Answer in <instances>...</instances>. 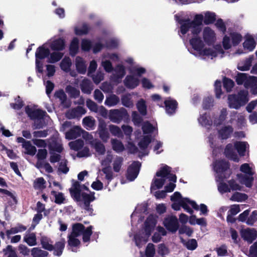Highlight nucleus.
Returning <instances> with one entry per match:
<instances>
[{
	"instance_id": "obj_1",
	"label": "nucleus",
	"mask_w": 257,
	"mask_h": 257,
	"mask_svg": "<svg viewBox=\"0 0 257 257\" xmlns=\"http://www.w3.org/2000/svg\"><path fill=\"white\" fill-rule=\"evenodd\" d=\"M187 35L188 36L192 35L189 40L193 49L191 53L196 57L202 59H213L217 57H223L224 51L221 45H216L212 47L211 46V45L215 42L216 37L214 31L210 28L205 27L203 31V38L204 42L207 44V46L203 44L200 38L197 36L198 34H191L190 32L189 35L188 33Z\"/></svg>"
},
{
	"instance_id": "obj_2",
	"label": "nucleus",
	"mask_w": 257,
	"mask_h": 257,
	"mask_svg": "<svg viewBox=\"0 0 257 257\" xmlns=\"http://www.w3.org/2000/svg\"><path fill=\"white\" fill-rule=\"evenodd\" d=\"M175 19L178 21L180 25V31L179 35L184 40L185 34L187 33L189 35L190 32L191 34H198L201 30V25L203 20L205 24H209L213 23L216 19L215 13L210 12H206L204 15H197L194 19L190 21V20H179L178 16L176 15Z\"/></svg>"
},
{
	"instance_id": "obj_3",
	"label": "nucleus",
	"mask_w": 257,
	"mask_h": 257,
	"mask_svg": "<svg viewBox=\"0 0 257 257\" xmlns=\"http://www.w3.org/2000/svg\"><path fill=\"white\" fill-rule=\"evenodd\" d=\"M82 187L86 188L84 185L81 186L78 182H74L71 188L69 189L70 194L72 197L79 202V205L85 211V213L92 215L93 210L90 203L95 199L94 192L89 194L81 193Z\"/></svg>"
},
{
	"instance_id": "obj_4",
	"label": "nucleus",
	"mask_w": 257,
	"mask_h": 257,
	"mask_svg": "<svg viewBox=\"0 0 257 257\" xmlns=\"http://www.w3.org/2000/svg\"><path fill=\"white\" fill-rule=\"evenodd\" d=\"M171 200L173 202L172 204V208L176 211L180 210L182 207L187 212L192 214L193 210L190 207V206L196 210L200 209L201 214L206 215L207 214L208 210L206 205L201 204L200 208L196 202L191 200L188 198H183L181 194L178 192H175L171 197Z\"/></svg>"
},
{
	"instance_id": "obj_5",
	"label": "nucleus",
	"mask_w": 257,
	"mask_h": 257,
	"mask_svg": "<svg viewBox=\"0 0 257 257\" xmlns=\"http://www.w3.org/2000/svg\"><path fill=\"white\" fill-rule=\"evenodd\" d=\"M92 233L91 226L85 228L84 225L81 223L74 224L72 225V231L68 236V243L69 249L72 251H76V249L80 243L78 237L82 235L83 241L87 242L89 240Z\"/></svg>"
},
{
	"instance_id": "obj_6",
	"label": "nucleus",
	"mask_w": 257,
	"mask_h": 257,
	"mask_svg": "<svg viewBox=\"0 0 257 257\" xmlns=\"http://www.w3.org/2000/svg\"><path fill=\"white\" fill-rule=\"evenodd\" d=\"M213 167L216 172V180L219 182L217 185L218 191L221 194L230 192L229 184L222 182L223 179L228 178L231 173L228 162L223 160L216 161L213 163Z\"/></svg>"
},
{
	"instance_id": "obj_7",
	"label": "nucleus",
	"mask_w": 257,
	"mask_h": 257,
	"mask_svg": "<svg viewBox=\"0 0 257 257\" xmlns=\"http://www.w3.org/2000/svg\"><path fill=\"white\" fill-rule=\"evenodd\" d=\"M157 223V216L150 215L145 223V227L136 233L134 237L135 244L139 248L142 247L148 241V239Z\"/></svg>"
},
{
	"instance_id": "obj_8",
	"label": "nucleus",
	"mask_w": 257,
	"mask_h": 257,
	"mask_svg": "<svg viewBox=\"0 0 257 257\" xmlns=\"http://www.w3.org/2000/svg\"><path fill=\"white\" fill-rule=\"evenodd\" d=\"M240 171L241 174H238L239 182L247 187H250L253 180L254 174V166L252 164L244 163L240 166Z\"/></svg>"
},
{
	"instance_id": "obj_9",
	"label": "nucleus",
	"mask_w": 257,
	"mask_h": 257,
	"mask_svg": "<svg viewBox=\"0 0 257 257\" xmlns=\"http://www.w3.org/2000/svg\"><path fill=\"white\" fill-rule=\"evenodd\" d=\"M233 132V128L230 125H225L222 126L217 133V135L215 131H212L208 136V141L211 147L213 148L217 145L219 139L226 140L230 138Z\"/></svg>"
},
{
	"instance_id": "obj_10",
	"label": "nucleus",
	"mask_w": 257,
	"mask_h": 257,
	"mask_svg": "<svg viewBox=\"0 0 257 257\" xmlns=\"http://www.w3.org/2000/svg\"><path fill=\"white\" fill-rule=\"evenodd\" d=\"M25 111L28 116L35 120L34 125L36 128H41L45 124L44 121L49 119L46 113L40 109H36L29 106L26 107Z\"/></svg>"
},
{
	"instance_id": "obj_11",
	"label": "nucleus",
	"mask_w": 257,
	"mask_h": 257,
	"mask_svg": "<svg viewBox=\"0 0 257 257\" xmlns=\"http://www.w3.org/2000/svg\"><path fill=\"white\" fill-rule=\"evenodd\" d=\"M248 100V92L244 90L239 91L236 94L229 95L228 97L229 107L236 109L244 105Z\"/></svg>"
},
{
	"instance_id": "obj_12",
	"label": "nucleus",
	"mask_w": 257,
	"mask_h": 257,
	"mask_svg": "<svg viewBox=\"0 0 257 257\" xmlns=\"http://www.w3.org/2000/svg\"><path fill=\"white\" fill-rule=\"evenodd\" d=\"M242 38L241 35L235 31L230 32L223 38L222 45L224 49L228 50L232 46H237L241 41Z\"/></svg>"
},
{
	"instance_id": "obj_13",
	"label": "nucleus",
	"mask_w": 257,
	"mask_h": 257,
	"mask_svg": "<svg viewBox=\"0 0 257 257\" xmlns=\"http://www.w3.org/2000/svg\"><path fill=\"white\" fill-rule=\"evenodd\" d=\"M101 166H103L101 171L105 175V179L107 180V185L113 178V174L110 167L113 157L110 152H107L106 156L103 158H98Z\"/></svg>"
},
{
	"instance_id": "obj_14",
	"label": "nucleus",
	"mask_w": 257,
	"mask_h": 257,
	"mask_svg": "<svg viewBox=\"0 0 257 257\" xmlns=\"http://www.w3.org/2000/svg\"><path fill=\"white\" fill-rule=\"evenodd\" d=\"M47 43L39 47L36 50V69L39 73L43 72V63L41 60L47 58L50 55V50L47 47Z\"/></svg>"
},
{
	"instance_id": "obj_15",
	"label": "nucleus",
	"mask_w": 257,
	"mask_h": 257,
	"mask_svg": "<svg viewBox=\"0 0 257 257\" xmlns=\"http://www.w3.org/2000/svg\"><path fill=\"white\" fill-rule=\"evenodd\" d=\"M82 134L83 137L88 140L93 139L92 135H90L88 132L82 130L79 126H75L73 127L70 131L65 133V138L66 139L70 140L75 139L80 137Z\"/></svg>"
},
{
	"instance_id": "obj_16",
	"label": "nucleus",
	"mask_w": 257,
	"mask_h": 257,
	"mask_svg": "<svg viewBox=\"0 0 257 257\" xmlns=\"http://www.w3.org/2000/svg\"><path fill=\"white\" fill-rule=\"evenodd\" d=\"M110 60L113 62H119V57L115 53H106L102 55L101 65L104 70L108 73L111 72L113 69Z\"/></svg>"
},
{
	"instance_id": "obj_17",
	"label": "nucleus",
	"mask_w": 257,
	"mask_h": 257,
	"mask_svg": "<svg viewBox=\"0 0 257 257\" xmlns=\"http://www.w3.org/2000/svg\"><path fill=\"white\" fill-rule=\"evenodd\" d=\"M128 114L126 110L122 107L109 110L108 118L112 122L119 123L125 118H128Z\"/></svg>"
},
{
	"instance_id": "obj_18",
	"label": "nucleus",
	"mask_w": 257,
	"mask_h": 257,
	"mask_svg": "<svg viewBox=\"0 0 257 257\" xmlns=\"http://www.w3.org/2000/svg\"><path fill=\"white\" fill-rule=\"evenodd\" d=\"M165 227L172 232H175L179 228V223L177 218L174 215L167 216L163 221Z\"/></svg>"
},
{
	"instance_id": "obj_19",
	"label": "nucleus",
	"mask_w": 257,
	"mask_h": 257,
	"mask_svg": "<svg viewBox=\"0 0 257 257\" xmlns=\"http://www.w3.org/2000/svg\"><path fill=\"white\" fill-rule=\"evenodd\" d=\"M141 165L139 162H134L129 166L126 175L127 179L128 180L134 181L137 177Z\"/></svg>"
},
{
	"instance_id": "obj_20",
	"label": "nucleus",
	"mask_w": 257,
	"mask_h": 257,
	"mask_svg": "<svg viewBox=\"0 0 257 257\" xmlns=\"http://www.w3.org/2000/svg\"><path fill=\"white\" fill-rule=\"evenodd\" d=\"M241 237L248 243H251L257 238V231L254 228H246L240 231Z\"/></svg>"
},
{
	"instance_id": "obj_21",
	"label": "nucleus",
	"mask_w": 257,
	"mask_h": 257,
	"mask_svg": "<svg viewBox=\"0 0 257 257\" xmlns=\"http://www.w3.org/2000/svg\"><path fill=\"white\" fill-rule=\"evenodd\" d=\"M245 117L242 114L235 111H233L230 113V119L228 120L229 123L231 124L235 123L238 127H241L245 125Z\"/></svg>"
},
{
	"instance_id": "obj_22",
	"label": "nucleus",
	"mask_w": 257,
	"mask_h": 257,
	"mask_svg": "<svg viewBox=\"0 0 257 257\" xmlns=\"http://www.w3.org/2000/svg\"><path fill=\"white\" fill-rule=\"evenodd\" d=\"M235 148L234 147V144H228L226 145L224 150V154L225 156L235 162H238L239 158L235 151Z\"/></svg>"
},
{
	"instance_id": "obj_23",
	"label": "nucleus",
	"mask_w": 257,
	"mask_h": 257,
	"mask_svg": "<svg viewBox=\"0 0 257 257\" xmlns=\"http://www.w3.org/2000/svg\"><path fill=\"white\" fill-rule=\"evenodd\" d=\"M97 133L100 139L104 143L108 141L109 139V134L106 128V125L104 121L99 122Z\"/></svg>"
},
{
	"instance_id": "obj_24",
	"label": "nucleus",
	"mask_w": 257,
	"mask_h": 257,
	"mask_svg": "<svg viewBox=\"0 0 257 257\" xmlns=\"http://www.w3.org/2000/svg\"><path fill=\"white\" fill-rule=\"evenodd\" d=\"M198 121L200 125L208 130V133L211 132L212 131H210L209 129L212 126V121L207 113L200 114L198 118Z\"/></svg>"
},
{
	"instance_id": "obj_25",
	"label": "nucleus",
	"mask_w": 257,
	"mask_h": 257,
	"mask_svg": "<svg viewBox=\"0 0 257 257\" xmlns=\"http://www.w3.org/2000/svg\"><path fill=\"white\" fill-rule=\"evenodd\" d=\"M86 113L85 109L82 106H77L69 110L66 113V116L68 119L80 117Z\"/></svg>"
},
{
	"instance_id": "obj_26",
	"label": "nucleus",
	"mask_w": 257,
	"mask_h": 257,
	"mask_svg": "<svg viewBox=\"0 0 257 257\" xmlns=\"http://www.w3.org/2000/svg\"><path fill=\"white\" fill-rule=\"evenodd\" d=\"M253 77L246 73H239L235 76V80L237 84H243L246 88H248L249 83L251 81Z\"/></svg>"
},
{
	"instance_id": "obj_27",
	"label": "nucleus",
	"mask_w": 257,
	"mask_h": 257,
	"mask_svg": "<svg viewBox=\"0 0 257 257\" xmlns=\"http://www.w3.org/2000/svg\"><path fill=\"white\" fill-rule=\"evenodd\" d=\"M140 83V79L134 74L127 75L124 80L125 86L130 89H134L137 87Z\"/></svg>"
},
{
	"instance_id": "obj_28",
	"label": "nucleus",
	"mask_w": 257,
	"mask_h": 257,
	"mask_svg": "<svg viewBox=\"0 0 257 257\" xmlns=\"http://www.w3.org/2000/svg\"><path fill=\"white\" fill-rule=\"evenodd\" d=\"M114 72L115 73L113 74L112 79H113L114 81L119 83L125 74L124 66L121 64L117 65L115 68Z\"/></svg>"
},
{
	"instance_id": "obj_29",
	"label": "nucleus",
	"mask_w": 257,
	"mask_h": 257,
	"mask_svg": "<svg viewBox=\"0 0 257 257\" xmlns=\"http://www.w3.org/2000/svg\"><path fill=\"white\" fill-rule=\"evenodd\" d=\"M48 43L49 44L51 49L54 51H62L64 49L65 47V41L61 38L55 39L52 41H49Z\"/></svg>"
},
{
	"instance_id": "obj_30",
	"label": "nucleus",
	"mask_w": 257,
	"mask_h": 257,
	"mask_svg": "<svg viewBox=\"0 0 257 257\" xmlns=\"http://www.w3.org/2000/svg\"><path fill=\"white\" fill-rule=\"evenodd\" d=\"M166 112L168 114H172L175 112L177 108V102L176 100L169 98L165 101Z\"/></svg>"
},
{
	"instance_id": "obj_31",
	"label": "nucleus",
	"mask_w": 257,
	"mask_h": 257,
	"mask_svg": "<svg viewBox=\"0 0 257 257\" xmlns=\"http://www.w3.org/2000/svg\"><path fill=\"white\" fill-rule=\"evenodd\" d=\"M234 147L240 156H244L245 151L249 148V145L245 142H235Z\"/></svg>"
},
{
	"instance_id": "obj_32",
	"label": "nucleus",
	"mask_w": 257,
	"mask_h": 257,
	"mask_svg": "<svg viewBox=\"0 0 257 257\" xmlns=\"http://www.w3.org/2000/svg\"><path fill=\"white\" fill-rule=\"evenodd\" d=\"M75 65L77 71L81 74H84L86 71V62L80 57L75 59Z\"/></svg>"
},
{
	"instance_id": "obj_33",
	"label": "nucleus",
	"mask_w": 257,
	"mask_h": 257,
	"mask_svg": "<svg viewBox=\"0 0 257 257\" xmlns=\"http://www.w3.org/2000/svg\"><path fill=\"white\" fill-rule=\"evenodd\" d=\"M255 42L251 36H247L243 43L244 49L247 51H252L255 48Z\"/></svg>"
},
{
	"instance_id": "obj_34",
	"label": "nucleus",
	"mask_w": 257,
	"mask_h": 257,
	"mask_svg": "<svg viewBox=\"0 0 257 257\" xmlns=\"http://www.w3.org/2000/svg\"><path fill=\"white\" fill-rule=\"evenodd\" d=\"M47 151L46 149H39L37 154L38 161L36 166L38 169L42 167L43 160H45L47 156Z\"/></svg>"
},
{
	"instance_id": "obj_35",
	"label": "nucleus",
	"mask_w": 257,
	"mask_h": 257,
	"mask_svg": "<svg viewBox=\"0 0 257 257\" xmlns=\"http://www.w3.org/2000/svg\"><path fill=\"white\" fill-rule=\"evenodd\" d=\"M147 210V205L146 203H143L140 205H138L135 210V211L132 213L131 218H132V223L134 221V219H135L136 218L140 217V214L142 213H145Z\"/></svg>"
},
{
	"instance_id": "obj_36",
	"label": "nucleus",
	"mask_w": 257,
	"mask_h": 257,
	"mask_svg": "<svg viewBox=\"0 0 257 257\" xmlns=\"http://www.w3.org/2000/svg\"><path fill=\"white\" fill-rule=\"evenodd\" d=\"M64 53L58 51L50 53L49 56L48 57L47 61L50 63H55L59 61L63 57Z\"/></svg>"
},
{
	"instance_id": "obj_37",
	"label": "nucleus",
	"mask_w": 257,
	"mask_h": 257,
	"mask_svg": "<svg viewBox=\"0 0 257 257\" xmlns=\"http://www.w3.org/2000/svg\"><path fill=\"white\" fill-rule=\"evenodd\" d=\"M60 67L65 72H68L70 71V68L72 66V61L69 57H65L60 63Z\"/></svg>"
},
{
	"instance_id": "obj_38",
	"label": "nucleus",
	"mask_w": 257,
	"mask_h": 257,
	"mask_svg": "<svg viewBox=\"0 0 257 257\" xmlns=\"http://www.w3.org/2000/svg\"><path fill=\"white\" fill-rule=\"evenodd\" d=\"M91 146L94 148L96 156L99 158L100 156L103 155L105 152V148L104 145L100 142H96L95 143H91Z\"/></svg>"
},
{
	"instance_id": "obj_39",
	"label": "nucleus",
	"mask_w": 257,
	"mask_h": 257,
	"mask_svg": "<svg viewBox=\"0 0 257 257\" xmlns=\"http://www.w3.org/2000/svg\"><path fill=\"white\" fill-rule=\"evenodd\" d=\"M122 104L126 107H133L134 106V102L132 100V94L127 93L123 95L121 97Z\"/></svg>"
},
{
	"instance_id": "obj_40",
	"label": "nucleus",
	"mask_w": 257,
	"mask_h": 257,
	"mask_svg": "<svg viewBox=\"0 0 257 257\" xmlns=\"http://www.w3.org/2000/svg\"><path fill=\"white\" fill-rule=\"evenodd\" d=\"M81 91L85 93L90 94L93 89L91 83L88 79H84L80 84Z\"/></svg>"
},
{
	"instance_id": "obj_41",
	"label": "nucleus",
	"mask_w": 257,
	"mask_h": 257,
	"mask_svg": "<svg viewBox=\"0 0 257 257\" xmlns=\"http://www.w3.org/2000/svg\"><path fill=\"white\" fill-rule=\"evenodd\" d=\"M22 147L25 150V153L31 156H34L37 152L36 148L32 145L30 141L22 144Z\"/></svg>"
},
{
	"instance_id": "obj_42",
	"label": "nucleus",
	"mask_w": 257,
	"mask_h": 257,
	"mask_svg": "<svg viewBox=\"0 0 257 257\" xmlns=\"http://www.w3.org/2000/svg\"><path fill=\"white\" fill-rule=\"evenodd\" d=\"M84 127L88 130H91L94 128L95 119L91 116H86L82 120Z\"/></svg>"
},
{
	"instance_id": "obj_43",
	"label": "nucleus",
	"mask_w": 257,
	"mask_h": 257,
	"mask_svg": "<svg viewBox=\"0 0 257 257\" xmlns=\"http://www.w3.org/2000/svg\"><path fill=\"white\" fill-rule=\"evenodd\" d=\"M119 102V98L115 94H111L106 97L104 103L106 105L111 107L117 105Z\"/></svg>"
},
{
	"instance_id": "obj_44",
	"label": "nucleus",
	"mask_w": 257,
	"mask_h": 257,
	"mask_svg": "<svg viewBox=\"0 0 257 257\" xmlns=\"http://www.w3.org/2000/svg\"><path fill=\"white\" fill-rule=\"evenodd\" d=\"M252 61V57H249L241 61L237 65V68L241 71H246L249 69Z\"/></svg>"
},
{
	"instance_id": "obj_45",
	"label": "nucleus",
	"mask_w": 257,
	"mask_h": 257,
	"mask_svg": "<svg viewBox=\"0 0 257 257\" xmlns=\"http://www.w3.org/2000/svg\"><path fill=\"white\" fill-rule=\"evenodd\" d=\"M65 241L64 238L61 239L60 241H58L56 243L54 249V253L55 255L57 256H60L63 252V250L65 247Z\"/></svg>"
},
{
	"instance_id": "obj_46",
	"label": "nucleus",
	"mask_w": 257,
	"mask_h": 257,
	"mask_svg": "<svg viewBox=\"0 0 257 257\" xmlns=\"http://www.w3.org/2000/svg\"><path fill=\"white\" fill-rule=\"evenodd\" d=\"M108 128L110 133L113 136L117 137L119 138H122L123 137V134L121 128L118 126L110 124L109 125Z\"/></svg>"
},
{
	"instance_id": "obj_47",
	"label": "nucleus",
	"mask_w": 257,
	"mask_h": 257,
	"mask_svg": "<svg viewBox=\"0 0 257 257\" xmlns=\"http://www.w3.org/2000/svg\"><path fill=\"white\" fill-rule=\"evenodd\" d=\"M141 257H154L155 254V245L151 243H149L146 248L145 254L144 255H142L143 252H140Z\"/></svg>"
},
{
	"instance_id": "obj_48",
	"label": "nucleus",
	"mask_w": 257,
	"mask_h": 257,
	"mask_svg": "<svg viewBox=\"0 0 257 257\" xmlns=\"http://www.w3.org/2000/svg\"><path fill=\"white\" fill-rule=\"evenodd\" d=\"M24 240L30 246L37 244L36 237L34 233H27L24 237Z\"/></svg>"
},
{
	"instance_id": "obj_49",
	"label": "nucleus",
	"mask_w": 257,
	"mask_h": 257,
	"mask_svg": "<svg viewBox=\"0 0 257 257\" xmlns=\"http://www.w3.org/2000/svg\"><path fill=\"white\" fill-rule=\"evenodd\" d=\"M27 227L22 224H18L15 227H12L10 229L6 231V234L8 236L14 234L21 232L26 230Z\"/></svg>"
},
{
	"instance_id": "obj_50",
	"label": "nucleus",
	"mask_w": 257,
	"mask_h": 257,
	"mask_svg": "<svg viewBox=\"0 0 257 257\" xmlns=\"http://www.w3.org/2000/svg\"><path fill=\"white\" fill-rule=\"evenodd\" d=\"M111 143L112 145V149L115 152L119 153L123 151L124 148L122 143L116 139H112L111 140Z\"/></svg>"
},
{
	"instance_id": "obj_51",
	"label": "nucleus",
	"mask_w": 257,
	"mask_h": 257,
	"mask_svg": "<svg viewBox=\"0 0 257 257\" xmlns=\"http://www.w3.org/2000/svg\"><path fill=\"white\" fill-rule=\"evenodd\" d=\"M79 48V40L74 38L72 40L70 45V54L71 56H74L78 52Z\"/></svg>"
},
{
	"instance_id": "obj_52",
	"label": "nucleus",
	"mask_w": 257,
	"mask_h": 257,
	"mask_svg": "<svg viewBox=\"0 0 257 257\" xmlns=\"http://www.w3.org/2000/svg\"><path fill=\"white\" fill-rule=\"evenodd\" d=\"M165 179L161 177L160 178H155L151 184V190L152 192L153 190H156L161 188L164 184Z\"/></svg>"
},
{
	"instance_id": "obj_53",
	"label": "nucleus",
	"mask_w": 257,
	"mask_h": 257,
	"mask_svg": "<svg viewBox=\"0 0 257 257\" xmlns=\"http://www.w3.org/2000/svg\"><path fill=\"white\" fill-rule=\"evenodd\" d=\"M171 172V168L167 165L162 166L160 170L156 173L157 177H160L165 179L166 177L169 175L170 176V172Z\"/></svg>"
},
{
	"instance_id": "obj_54",
	"label": "nucleus",
	"mask_w": 257,
	"mask_h": 257,
	"mask_svg": "<svg viewBox=\"0 0 257 257\" xmlns=\"http://www.w3.org/2000/svg\"><path fill=\"white\" fill-rule=\"evenodd\" d=\"M168 178L169 179V180L171 181H172L173 182H170L168 185H167L166 187H165V192H172L175 188V186H176V185L174 183L176 182V175H173V174H171L169 176H168Z\"/></svg>"
},
{
	"instance_id": "obj_55",
	"label": "nucleus",
	"mask_w": 257,
	"mask_h": 257,
	"mask_svg": "<svg viewBox=\"0 0 257 257\" xmlns=\"http://www.w3.org/2000/svg\"><path fill=\"white\" fill-rule=\"evenodd\" d=\"M51 194L55 197V202L57 204H62L64 203L65 197L64 194L61 192H58L55 190L51 192Z\"/></svg>"
},
{
	"instance_id": "obj_56",
	"label": "nucleus",
	"mask_w": 257,
	"mask_h": 257,
	"mask_svg": "<svg viewBox=\"0 0 257 257\" xmlns=\"http://www.w3.org/2000/svg\"><path fill=\"white\" fill-rule=\"evenodd\" d=\"M48 252L43 250L38 247H34L31 250V254L33 257H46Z\"/></svg>"
},
{
	"instance_id": "obj_57",
	"label": "nucleus",
	"mask_w": 257,
	"mask_h": 257,
	"mask_svg": "<svg viewBox=\"0 0 257 257\" xmlns=\"http://www.w3.org/2000/svg\"><path fill=\"white\" fill-rule=\"evenodd\" d=\"M247 198V197L246 194L239 192H236L232 195L230 199L233 201L242 202L245 201Z\"/></svg>"
},
{
	"instance_id": "obj_58",
	"label": "nucleus",
	"mask_w": 257,
	"mask_h": 257,
	"mask_svg": "<svg viewBox=\"0 0 257 257\" xmlns=\"http://www.w3.org/2000/svg\"><path fill=\"white\" fill-rule=\"evenodd\" d=\"M54 96L56 99H58L59 100L62 104L64 105V106L66 107L68 106L65 104L67 96L63 90H59L56 91Z\"/></svg>"
},
{
	"instance_id": "obj_59",
	"label": "nucleus",
	"mask_w": 257,
	"mask_h": 257,
	"mask_svg": "<svg viewBox=\"0 0 257 257\" xmlns=\"http://www.w3.org/2000/svg\"><path fill=\"white\" fill-rule=\"evenodd\" d=\"M66 92L71 97L76 98L79 96L80 94L79 90L74 87L71 85H68L66 87Z\"/></svg>"
},
{
	"instance_id": "obj_60",
	"label": "nucleus",
	"mask_w": 257,
	"mask_h": 257,
	"mask_svg": "<svg viewBox=\"0 0 257 257\" xmlns=\"http://www.w3.org/2000/svg\"><path fill=\"white\" fill-rule=\"evenodd\" d=\"M137 107L140 112V113L143 115H145L147 114V106L146 104V101L141 99L137 103Z\"/></svg>"
},
{
	"instance_id": "obj_61",
	"label": "nucleus",
	"mask_w": 257,
	"mask_h": 257,
	"mask_svg": "<svg viewBox=\"0 0 257 257\" xmlns=\"http://www.w3.org/2000/svg\"><path fill=\"white\" fill-rule=\"evenodd\" d=\"M227 112L225 108H222L220 111V114L218 118H216L214 121L215 125H218L221 124L225 119Z\"/></svg>"
},
{
	"instance_id": "obj_62",
	"label": "nucleus",
	"mask_w": 257,
	"mask_h": 257,
	"mask_svg": "<svg viewBox=\"0 0 257 257\" xmlns=\"http://www.w3.org/2000/svg\"><path fill=\"white\" fill-rule=\"evenodd\" d=\"M84 145V142L81 140H77L69 143L70 148L74 150L78 151L81 149Z\"/></svg>"
},
{
	"instance_id": "obj_63",
	"label": "nucleus",
	"mask_w": 257,
	"mask_h": 257,
	"mask_svg": "<svg viewBox=\"0 0 257 257\" xmlns=\"http://www.w3.org/2000/svg\"><path fill=\"white\" fill-rule=\"evenodd\" d=\"M46 181L42 177L37 178L34 182V187L36 189L42 190L45 188Z\"/></svg>"
},
{
	"instance_id": "obj_64",
	"label": "nucleus",
	"mask_w": 257,
	"mask_h": 257,
	"mask_svg": "<svg viewBox=\"0 0 257 257\" xmlns=\"http://www.w3.org/2000/svg\"><path fill=\"white\" fill-rule=\"evenodd\" d=\"M251 81L249 83L248 88L250 89V92L254 95L257 94V78L253 76Z\"/></svg>"
}]
</instances>
